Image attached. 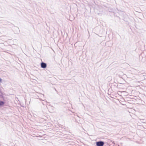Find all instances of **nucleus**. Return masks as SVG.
<instances>
[{
  "mask_svg": "<svg viewBox=\"0 0 146 146\" xmlns=\"http://www.w3.org/2000/svg\"><path fill=\"white\" fill-rule=\"evenodd\" d=\"M104 143L103 141H99L96 143V145L97 146H103Z\"/></svg>",
  "mask_w": 146,
  "mask_h": 146,
  "instance_id": "obj_1",
  "label": "nucleus"
},
{
  "mask_svg": "<svg viewBox=\"0 0 146 146\" xmlns=\"http://www.w3.org/2000/svg\"><path fill=\"white\" fill-rule=\"evenodd\" d=\"M41 67L43 68H44L46 67V64L43 62H42L41 64Z\"/></svg>",
  "mask_w": 146,
  "mask_h": 146,
  "instance_id": "obj_2",
  "label": "nucleus"
},
{
  "mask_svg": "<svg viewBox=\"0 0 146 146\" xmlns=\"http://www.w3.org/2000/svg\"><path fill=\"white\" fill-rule=\"evenodd\" d=\"M4 104V102L2 101H0V106L3 105Z\"/></svg>",
  "mask_w": 146,
  "mask_h": 146,
  "instance_id": "obj_3",
  "label": "nucleus"
},
{
  "mask_svg": "<svg viewBox=\"0 0 146 146\" xmlns=\"http://www.w3.org/2000/svg\"><path fill=\"white\" fill-rule=\"evenodd\" d=\"M2 81V79L1 78H0V82H1Z\"/></svg>",
  "mask_w": 146,
  "mask_h": 146,
  "instance_id": "obj_4",
  "label": "nucleus"
}]
</instances>
